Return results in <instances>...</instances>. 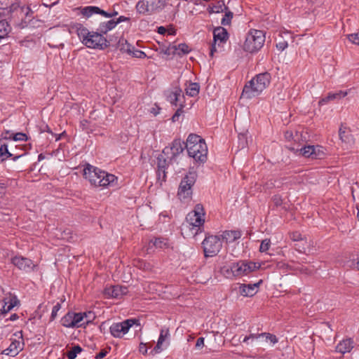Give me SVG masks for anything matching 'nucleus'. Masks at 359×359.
Here are the masks:
<instances>
[{
    "label": "nucleus",
    "mask_w": 359,
    "mask_h": 359,
    "mask_svg": "<svg viewBox=\"0 0 359 359\" xmlns=\"http://www.w3.org/2000/svg\"><path fill=\"white\" fill-rule=\"evenodd\" d=\"M225 13L224 16L222 18L221 20V24L222 25H230L231 22V20L233 17V13L226 7V9L224 11Z\"/></svg>",
    "instance_id": "473e14b6"
},
{
    "label": "nucleus",
    "mask_w": 359,
    "mask_h": 359,
    "mask_svg": "<svg viewBox=\"0 0 359 359\" xmlns=\"http://www.w3.org/2000/svg\"><path fill=\"white\" fill-rule=\"evenodd\" d=\"M347 95V92L339 90L337 93H330L327 95V99L330 100H340Z\"/></svg>",
    "instance_id": "58836bf2"
},
{
    "label": "nucleus",
    "mask_w": 359,
    "mask_h": 359,
    "mask_svg": "<svg viewBox=\"0 0 359 359\" xmlns=\"http://www.w3.org/2000/svg\"><path fill=\"white\" fill-rule=\"evenodd\" d=\"M330 100V99H327V96L320 99L318 102L319 105H323L326 103H327Z\"/></svg>",
    "instance_id": "bf43d9fd"
},
{
    "label": "nucleus",
    "mask_w": 359,
    "mask_h": 359,
    "mask_svg": "<svg viewBox=\"0 0 359 359\" xmlns=\"http://www.w3.org/2000/svg\"><path fill=\"white\" fill-rule=\"evenodd\" d=\"M23 349V344L18 340L13 341L8 348L3 351V353L10 356H15Z\"/></svg>",
    "instance_id": "aec40b11"
},
{
    "label": "nucleus",
    "mask_w": 359,
    "mask_h": 359,
    "mask_svg": "<svg viewBox=\"0 0 359 359\" xmlns=\"http://www.w3.org/2000/svg\"><path fill=\"white\" fill-rule=\"evenodd\" d=\"M262 339V337L261 336V334H250V335L245 336V337H243V339H242V342L248 343V341L250 339L253 340V339ZM238 341L240 342H241V337L239 338Z\"/></svg>",
    "instance_id": "79ce46f5"
},
{
    "label": "nucleus",
    "mask_w": 359,
    "mask_h": 359,
    "mask_svg": "<svg viewBox=\"0 0 359 359\" xmlns=\"http://www.w3.org/2000/svg\"><path fill=\"white\" fill-rule=\"evenodd\" d=\"M76 28L79 39L86 47L104 50L109 46V41L100 32H90L81 24H77Z\"/></svg>",
    "instance_id": "f03ea898"
},
{
    "label": "nucleus",
    "mask_w": 359,
    "mask_h": 359,
    "mask_svg": "<svg viewBox=\"0 0 359 359\" xmlns=\"http://www.w3.org/2000/svg\"><path fill=\"white\" fill-rule=\"evenodd\" d=\"M61 323L64 327H75L76 324H74L72 312L67 313L61 319Z\"/></svg>",
    "instance_id": "c85d7f7f"
},
{
    "label": "nucleus",
    "mask_w": 359,
    "mask_h": 359,
    "mask_svg": "<svg viewBox=\"0 0 359 359\" xmlns=\"http://www.w3.org/2000/svg\"><path fill=\"white\" fill-rule=\"evenodd\" d=\"M242 236L240 231L226 230L222 232L221 237L226 243H231L239 239Z\"/></svg>",
    "instance_id": "412c9836"
},
{
    "label": "nucleus",
    "mask_w": 359,
    "mask_h": 359,
    "mask_svg": "<svg viewBox=\"0 0 359 359\" xmlns=\"http://www.w3.org/2000/svg\"><path fill=\"white\" fill-rule=\"evenodd\" d=\"M354 347V342L351 338L341 340L336 346V351L341 354L350 353Z\"/></svg>",
    "instance_id": "a211bd4d"
},
{
    "label": "nucleus",
    "mask_w": 359,
    "mask_h": 359,
    "mask_svg": "<svg viewBox=\"0 0 359 359\" xmlns=\"http://www.w3.org/2000/svg\"><path fill=\"white\" fill-rule=\"evenodd\" d=\"M82 351V348L80 346H74L72 348V349L67 352V355L69 359H75L77 353H79Z\"/></svg>",
    "instance_id": "ea45409f"
},
{
    "label": "nucleus",
    "mask_w": 359,
    "mask_h": 359,
    "mask_svg": "<svg viewBox=\"0 0 359 359\" xmlns=\"http://www.w3.org/2000/svg\"><path fill=\"white\" fill-rule=\"evenodd\" d=\"M271 74L266 72L256 75L251 81L245 85L242 96L251 99L259 95L270 84Z\"/></svg>",
    "instance_id": "39448f33"
},
{
    "label": "nucleus",
    "mask_w": 359,
    "mask_h": 359,
    "mask_svg": "<svg viewBox=\"0 0 359 359\" xmlns=\"http://www.w3.org/2000/svg\"><path fill=\"white\" fill-rule=\"evenodd\" d=\"M88 123V121L86 120H83L82 121H81V126L84 128L86 127V124Z\"/></svg>",
    "instance_id": "774afa93"
},
{
    "label": "nucleus",
    "mask_w": 359,
    "mask_h": 359,
    "mask_svg": "<svg viewBox=\"0 0 359 359\" xmlns=\"http://www.w3.org/2000/svg\"><path fill=\"white\" fill-rule=\"evenodd\" d=\"M151 243L157 248L163 249L168 247L167 240L164 238H155L154 241H151Z\"/></svg>",
    "instance_id": "4c0bfd02"
},
{
    "label": "nucleus",
    "mask_w": 359,
    "mask_h": 359,
    "mask_svg": "<svg viewBox=\"0 0 359 359\" xmlns=\"http://www.w3.org/2000/svg\"><path fill=\"white\" fill-rule=\"evenodd\" d=\"M158 32L161 34H164L166 32V29L164 27H159L158 28Z\"/></svg>",
    "instance_id": "e2e57ef3"
},
{
    "label": "nucleus",
    "mask_w": 359,
    "mask_h": 359,
    "mask_svg": "<svg viewBox=\"0 0 359 359\" xmlns=\"http://www.w3.org/2000/svg\"><path fill=\"white\" fill-rule=\"evenodd\" d=\"M131 55L133 57H137V58H144L147 56L146 54L143 51L137 50L135 48H134Z\"/></svg>",
    "instance_id": "09e8293b"
},
{
    "label": "nucleus",
    "mask_w": 359,
    "mask_h": 359,
    "mask_svg": "<svg viewBox=\"0 0 359 359\" xmlns=\"http://www.w3.org/2000/svg\"><path fill=\"white\" fill-rule=\"evenodd\" d=\"M200 86L197 83H190L186 88V94L190 97H195L199 93Z\"/></svg>",
    "instance_id": "cd10ccee"
},
{
    "label": "nucleus",
    "mask_w": 359,
    "mask_h": 359,
    "mask_svg": "<svg viewBox=\"0 0 359 359\" xmlns=\"http://www.w3.org/2000/svg\"><path fill=\"white\" fill-rule=\"evenodd\" d=\"M270 246H271L270 239L266 238L262 241L260 247H259V251L261 252H266L269 249Z\"/></svg>",
    "instance_id": "a19ab883"
},
{
    "label": "nucleus",
    "mask_w": 359,
    "mask_h": 359,
    "mask_svg": "<svg viewBox=\"0 0 359 359\" xmlns=\"http://www.w3.org/2000/svg\"><path fill=\"white\" fill-rule=\"evenodd\" d=\"M205 210L202 204H196L194 209L186 217V221L182 226V234L184 237H195L201 232L205 222Z\"/></svg>",
    "instance_id": "f257e3e1"
},
{
    "label": "nucleus",
    "mask_w": 359,
    "mask_h": 359,
    "mask_svg": "<svg viewBox=\"0 0 359 359\" xmlns=\"http://www.w3.org/2000/svg\"><path fill=\"white\" fill-rule=\"evenodd\" d=\"M84 327L88 324L92 323L95 319V314L93 311H88L82 313Z\"/></svg>",
    "instance_id": "f704fd0d"
},
{
    "label": "nucleus",
    "mask_w": 359,
    "mask_h": 359,
    "mask_svg": "<svg viewBox=\"0 0 359 359\" xmlns=\"http://www.w3.org/2000/svg\"><path fill=\"white\" fill-rule=\"evenodd\" d=\"M216 51H217V50H216V43H213L212 44V46H211L210 55L211 57H213L214 53L216 52Z\"/></svg>",
    "instance_id": "052dcab7"
},
{
    "label": "nucleus",
    "mask_w": 359,
    "mask_h": 359,
    "mask_svg": "<svg viewBox=\"0 0 359 359\" xmlns=\"http://www.w3.org/2000/svg\"><path fill=\"white\" fill-rule=\"evenodd\" d=\"M287 46H288L287 42L285 41H283L276 44V48L279 50L282 51V50H284L287 47Z\"/></svg>",
    "instance_id": "5fc2aeb1"
},
{
    "label": "nucleus",
    "mask_w": 359,
    "mask_h": 359,
    "mask_svg": "<svg viewBox=\"0 0 359 359\" xmlns=\"http://www.w3.org/2000/svg\"><path fill=\"white\" fill-rule=\"evenodd\" d=\"M204 346V338L203 337H199L196 343V347L197 348H201Z\"/></svg>",
    "instance_id": "13d9d810"
},
{
    "label": "nucleus",
    "mask_w": 359,
    "mask_h": 359,
    "mask_svg": "<svg viewBox=\"0 0 359 359\" xmlns=\"http://www.w3.org/2000/svg\"><path fill=\"white\" fill-rule=\"evenodd\" d=\"M27 140V135L22 133H18L13 136V140L15 141H23Z\"/></svg>",
    "instance_id": "864d4df0"
},
{
    "label": "nucleus",
    "mask_w": 359,
    "mask_h": 359,
    "mask_svg": "<svg viewBox=\"0 0 359 359\" xmlns=\"http://www.w3.org/2000/svg\"><path fill=\"white\" fill-rule=\"evenodd\" d=\"M147 1L149 7V15L160 12L166 5V0H147Z\"/></svg>",
    "instance_id": "4be33fe9"
},
{
    "label": "nucleus",
    "mask_w": 359,
    "mask_h": 359,
    "mask_svg": "<svg viewBox=\"0 0 359 359\" xmlns=\"http://www.w3.org/2000/svg\"><path fill=\"white\" fill-rule=\"evenodd\" d=\"M149 4L147 0H140L136 5L137 12L141 14H149Z\"/></svg>",
    "instance_id": "c756f323"
},
{
    "label": "nucleus",
    "mask_w": 359,
    "mask_h": 359,
    "mask_svg": "<svg viewBox=\"0 0 359 359\" xmlns=\"http://www.w3.org/2000/svg\"><path fill=\"white\" fill-rule=\"evenodd\" d=\"M176 50L179 51V54L180 53L182 54H187L191 51L189 46L186 43H180L176 48Z\"/></svg>",
    "instance_id": "37998d69"
},
{
    "label": "nucleus",
    "mask_w": 359,
    "mask_h": 359,
    "mask_svg": "<svg viewBox=\"0 0 359 359\" xmlns=\"http://www.w3.org/2000/svg\"><path fill=\"white\" fill-rule=\"evenodd\" d=\"M111 348H104V349H102L100 351V353H98L96 355H95V359H102L104 358L107 354L108 353V350H110Z\"/></svg>",
    "instance_id": "603ef678"
},
{
    "label": "nucleus",
    "mask_w": 359,
    "mask_h": 359,
    "mask_svg": "<svg viewBox=\"0 0 359 359\" xmlns=\"http://www.w3.org/2000/svg\"><path fill=\"white\" fill-rule=\"evenodd\" d=\"M119 46H120V50L121 52L126 53L129 55H131V53L135 48L133 46L128 43L126 40H123L122 41H120Z\"/></svg>",
    "instance_id": "2f4dec72"
},
{
    "label": "nucleus",
    "mask_w": 359,
    "mask_h": 359,
    "mask_svg": "<svg viewBox=\"0 0 359 359\" xmlns=\"http://www.w3.org/2000/svg\"><path fill=\"white\" fill-rule=\"evenodd\" d=\"M299 154L306 157L311 158V159H321L324 157L325 153L323 150V147L316 145H308L297 150Z\"/></svg>",
    "instance_id": "9b49d317"
},
{
    "label": "nucleus",
    "mask_w": 359,
    "mask_h": 359,
    "mask_svg": "<svg viewBox=\"0 0 359 359\" xmlns=\"http://www.w3.org/2000/svg\"><path fill=\"white\" fill-rule=\"evenodd\" d=\"M158 177L160 178L162 175L163 180L165 181V177H166L165 166L161 167L160 163H158Z\"/></svg>",
    "instance_id": "8fccbe9b"
},
{
    "label": "nucleus",
    "mask_w": 359,
    "mask_h": 359,
    "mask_svg": "<svg viewBox=\"0 0 359 359\" xmlns=\"http://www.w3.org/2000/svg\"><path fill=\"white\" fill-rule=\"evenodd\" d=\"M196 177L197 174L195 172H189L182 180L177 191V196L180 201H185L191 197V188L196 182Z\"/></svg>",
    "instance_id": "0eeeda50"
},
{
    "label": "nucleus",
    "mask_w": 359,
    "mask_h": 359,
    "mask_svg": "<svg viewBox=\"0 0 359 359\" xmlns=\"http://www.w3.org/2000/svg\"><path fill=\"white\" fill-rule=\"evenodd\" d=\"M6 155V158L12 156V154L8 151V145L5 143L1 144L0 146V157Z\"/></svg>",
    "instance_id": "c03bdc74"
},
{
    "label": "nucleus",
    "mask_w": 359,
    "mask_h": 359,
    "mask_svg": "<svg viewBox=\"0 0 359 359\" xmlns=\"http://www.w3.org/2000/svg\"><path fill=\"white\" fill-rule=\"evenodd\" d=\"M18 318V315H17V314H15V313H14V314H13V315H11V316L10 319H11V320H16Z\"/></svg>",
    "instance_id": "69168bd1"
},
{
    "label": "nucleus",
    "mask_w": 359,
    "mask_h": 359,
    "mask_svg": "<svg viewBox=\"0 0 359 359\" xmlns=\"http://www.w3.org/2000/svg\"><path fill=\"white\" fill-rule=\"evenodd\" d=\"M226 6H225L224 1H219L217 2L215 5H214L211 8V11H210V13H219L224 12L225 9H226Z\"/></svg>",
    "instance_id": "72a5a7b5"
},
{
    "label": "nucleus",
    "mask_w": 359,
    "mask_h": 359,
    "mask_svg": "<svg viewBox=\"0 0 359 359\" xmlns=\"http://www.w3.org/2000/svg\"><path fill=\"white\" fill-rule=\"evenodd\" d=\"M18 8V4L14 0H0V17L9 16Z\"/></svg>",
    "instance_id": "4468645a"
},
{
    "label": "nucleus",
    "mask_w": 359,
    "mask_h": 359,
    "mask_svg": "<svg viewBox=\"0 0 359 359\" xmlns=\"http://www.w3.org/2000/svg\"><path fill=\"white\" fill-rule=\"evenodd\" d=\"M72 316H73V319H74V324H76L75 325L76 327H80L84 326L82 313H73L72 312Z\"/></svg>",
    "instance_id": "c9c22d12"
},
{
    "label": "nucleus",
    "mask_w": 359,
    "mask_h": 359,
    "mask_svg": "<svg viewBox=\"0 0 359 359\" xmlns=\"http://www.w3.org/2000/svg\"><path fill=\"white\" fill-rule=\"evenodd\" d=\"M273 201L276 206L280 205L282 203L280 198L276 196L274 197Z\"/></svg>",
    "instance_id": "680f3d73"
},
{
    "label": "nucleus",
    "mask_w": 359,
    "mask_h": 359,
    "mask_svg": "<svg viewBox=\"0 0 359 359\" xmlns=\"http://www.w3.org/2000/svg\"><path fill=\"white\" fill-rule=\"evenodd\" d=\"M290 238L293 241H303L304 238L302 235L301 233H299V231H294V232H292L290 234Z\"/></svg>",
    "instance_id": "49530a36"
},
{
    "label": "nucleus",
    "mask_w": 359,
    "mask_h": 359,
    "mask_svg": "<svg viewBox=\"0 0 359 359\" xmlns=\"http://www.w3.org/2000/svg\"><path fill=\"white\" fill-rule=\"evenodd\" d=\"M83 176L95 187L114 186L117 181L115 175L89 164L83 169Z\"/></svg>",
    "instance_id": "7ed1b4c3"
},
{
    "label": "nucleus",
    "mask_w": 359,
    "mask_h": 359,
    "mask_svg": "<svg viewBox=\"0 0 359 359\" xmlns=\"http://www.w3.org/2000/svg\"><path fill=\"white\" fill-rule=\"evenodd\" d=\"M348 40L356 45H359V36L358 34H351L348 35Z\"/></svg>",
    "instance_id": "3c124183"
},
{
    "label": "nucleus",
    "mask_w": 359,
    "mask_h": 359,
    "mask_svg": "<svg viewBox=\"0 0 359 359\" xmlns=\"http://www.w3.org/2000/svg\"><path fill=\"white\" fill-rule=\"evenodd\" d=\"M202 245L205 256L210 257L217 255L222 247L221 238L218 236H206Z\"/></svg>",
    "instance_id": "6e6552de"
},
{
    "label": "nucleus",
    "mask_w": 359,
    "mask_h": 359,
    "mask_svg": "<svg viewBox=\"0 0 359 359\" xmlns=\"http://www.w3.org/2000/svg\"><path fill=\"white\" fill-rule=\"evenodd\" d=\"M339 137L343 142L347 144L352 145L354 143V138L350 130L347 128H340Z\"/></svg>",
    "instance_id": "393cba45"
},
{
    "label": "nucleus",
    "mask_w": 359,
    "mask_h": 359,
    "mask_svg": "<svg viewBox=\"0 0 359 359\" xmlns=\"http://www.w3.org/2000/svg\"><path fill=\"white\" fill-rule=\"evenodd\" d=\"M11 262L18 269L26 272H30L33 271L36 266V265L31 259L21 256H15L13 257L11 259Z\"/></svg>",
    "instance_id": "f8f14e48"
},
{
    "label": "nucleus",
    "mask_w": 359,
    "mask_h": 359,
    "mask_svg": "<svg viewBox=\"0 0 359 359\" xmlns=\"http://www.w3.org/2000/svg\"><path fill=\"white\" fill-rule=\"evenodd\" d=\"M116 26L115 20L112 19L107 22H103L100 24L97 31L100 32L103 35L107 34L109 31L112 30Z\"/></svg>",
    "instance_id": "bb28decb"
},
{
    "label": "nucleus",
    "mask_w": 359,
    "mask_h": 359,
    "mask_svg": "<svg viewBox=\"0 0 359 359\" xmlns=\"http://www.w3.org/2000/svg\"><path fill=\"white\" fill-rule=\"evenodd\" d=\"M160 108H158L157 109H156L155 108H152V109L151 110V112L152 114H154V116H156L157 114H159V111H160Z\"/></svg>",
    "instance_id": "0e129e2a"
},
{
    "label": "nucleus",
    "mask_w": 359,
    "mask_h": 359,
    "mask_svg": "<svg viewBox=\"0 0 359 359\" xmlns=\"http://www.w3.org/2000/svg\"><path fill=\"white\" fill-rule=\"evenodd\" d=\"M18 303V300L15 296L4 299L0 302V315L9 312Z\"/></svg>",
    "instance_id": "dca6fc26"
},
{
    "label": "nucleus",
    "mask_w": 359,
    "mask_h": 359,
    "mask_svg": "<svg viewBox=\"0 0 359 359\" xmlns=\"http://www.w3.org/2000/svg\"><path fill=\"white\" fill-rule=\"evenodd\" d=\"M81 13L84 16L90 17L93 14H100L105 18H111L118 15V12L113 11L112 12H107L97 6H89L82 8Z\"/></svg>",
    "instance_id": "ddd939ff"
},
{
    "label": "nucleus",
    "mask_w": 359,
    "mask_h": 359,
    "mask_svg": "<svg viewBox=\"0 0 359 359\" xmlns=\"http://www.w3.org/2000/svg\"><path fill=\"white\" fill-rule=\"evenodd\" d=\"M185 147L189 156L196 162L204 163L207 160V145L201 136L190 134L187 140Z\"/></svg>",
    "instance_id": "20e7f679"
},
{
    "label": "nucleus",
    "mask_w": 359,
    "mask_h": 359,
    "mask_svg": "<svg viewBox=\"0 0 359 359\" xmlns=\"http://www.w3.org/2000/svg\"><path fill=\"white\" fill-rule=\"evenodd\" d=\"M158 163H160V165H161V167H162V166H165V160H163V162H161V159H160L159 158H158Z\"/></svg>",
    "instance_id": "338daca9"
},
{
    "label": "nucleus",
    "mask_w": 359,
    "mask_h": 359,
    "mask_svg": "<svg viewBox=\"0 0 359 359\" xmlns=\"http://www.w3.org/2000/svg\"><path fill=\"white\" fill-rule=\"evenodd\" d=\"M229 39V33L223 27H217L213 31V41L217 43H225Z\"/></svg>",
    "instance_id": "6ab92c4d"
},
{
    "label": "nucleus",
    "mask_w": 359,
    "mask_h": 359,
    "mask_svg": "<svg viewBox=\"0 0 359 359\" xmlns=\"http://www.w3.org/2000/svg\"><path fill=\"white\" fill-rule=\"evenodd\" d=\"M61 309V304L60 303H57L53 308L51 316H50V320H53L57 314L58 311Z\"/></svg>",
    "instance_id": "de8ad7c7"
},
{
    "label": "nucleus",
    "mask_w": 359,
    "mask_h": 359,
    "mask_svg": "<svg viewBox=\"0 0 359 359\" xmlns=\"http://www.w3.org/2000/svg\"><path fill=\"white\" fill-rule=\"evenodd\" d=\"M262 280L254 284H240L239 293L243 297H252L257 292V288Z\"/></svg>",
    "instance_id": "2eb2a0df"
},
{
    "label": "nucleus",
    "mask_w": 359,
    "mask_h": 359,
    "mask_svg": "<svg viewBox=\"0 0 359 359\" xmlns=\"http://www.w3.org/2000/svg\"><path fill=\"white\" fill-rule=\"evenodd\" d=\"M265 34L263 31L251 29L247 34L243 48L245 52H257L264 45Z\"/></svg>",
    "instance_id": "423d86ee"
},
{
    "label": "nucleus",
    "mask_w": 359,
    "mask_h": 359,
    "mask_svg": "<svg viewBox=\"0 0 359 359\" xmlns=\"http://www.w3.org/2000/svg\"><path fill=\"white\" fill-rule=\"evenodd\" d=\"M139 351L144 355L147 354V348L146 344L141 342L140 344Z\"/></svg>",
    "instance_id": "6e6d98bb"
},
{
    "label": "nucleus",
    "mask_w": 359,
    "mask_h": 359,
    "mask_svg": "<svg viewBox=\"0 0 359 359\" xmlns=\"http://www.w3.org/2000/svg\"><path fill=\"white\" fill-rule=\"evenodd\" d=\"M182 95V90L179 87H175L172 90H168L166 92L167 100L172 104L177 106L179 100V97Z\"/></svg>",
    "instance_id": "b1692460"
},
{
    "label": "nucleus",
    "mask_w": 359,
    "mask_h": 359,
    "mask_svg": "<svg viewBox=\"0 0 359 359\" xmlns=\"http://www.w3.org/2000/svg\"><path fill=\"white\" fill-rule=\"evenodd\" d=\"M260 266V264L256 262H239L233 264L232 266H231V270L234 276H241L244 275H248L250 272L259 269Z\"/></svg>",
    "instance_id": "1a4fd4ad"
},
{
    "label": "nucleus",
    "mask_w": 359,
    "mask_h": 359,
    "mask_svg": "<svg viewBox=\"0 0 359 359\" xmlns=\"http://www.w3.org/2000/svg\"><path fill=\"white\" fill-rule=\"evenodd\" d=\"M183 107L184 105L182 104H180V107L177 109V110L175 111V113L172 116V121L173 122L177 121L179 120L180 116L183 114Z\"/></svg>",
    "instance_id": "a18cd8bd"
},
{
    "label": "nucleus",
    "mask_w": 359,
    "mask_h": 359,
    "mask_svg": "<svg viewBox=\"0 0 359 359\" xmlns=\"http://www.w3.org/2000/svg\"><path fill=\"white\" fill-rule=\"evenodd\" d=\"M169 330L162 329L157 341L156 346L151 351V354L159 353L162 351V345L165 339L169 337Z\"/></svg>",
    "instance_id": "5701e85b"
},
{
    "label": "nucleus",
    "mask_w": 359,
    "mask_h": 359,
    "mask_svg": "<svg viewBox=\"0 0 359 359\" xmlns=\"http://www.w3.org/2000/svg\"><path fill=\"white\" fill-rule=\"evenodd\" d=\"M261 336L262 337V341L267 342L269 340L273 344H275L278 342V339L276 335L267 333V332H263L261 333Z\"/></svg>",
    "instance_id": "e433bc0d"
},
{
    "label": "nucleus",
    "mask_w": 359,
    "mask_h": 359,
    "mask_svg": "<svg viewBox=\"0 0 359 359\" xmlns=\"http://www.w3.org/2000/svg\"><path fill=\"white\" fill-rule=\"evenodd\" d=\"M184 142H182L180 139H175L172 142L170 150L172 153V157L174 158L181 154L184 150Z\"/></svg>",
    "instance_id": "a878e982"
},
{
    "label": "nucleus",
    "mask_w": 359,
    "mask_h": 359,
    "mask_svg": "<svg viewBox=\"0 0 359 359\" xmlns=\"http://www.w3.org/2000/svg\"><path fill=\"white\" fill-rule=\"evenodd\" d=\"M126 21H130V18L128 17L123 16V15L119 16L116 20H115V22H116V25L122 22H126Z\"/></svg>",
    "instance_id": "4d7b16f0"
},
{
    "label": "nucleus",
    "mask_w": 359,
    "mask_h": 359,
    "mask_svg": "<svg viewBox=\"0 0 359 359\" xmlns=\"http://www.w3.org/2000/svg\"><path fill=\"white\" fill-rule=\"evenodd\" d=\"M137 323L138 320L128 319L121 323H114L109 328L110 332L114 337H121L128 332L130 327Z\"/></svg>",
    "instance_id": "9d476101"
},
{
    "label": "nucleus",
    "mask_w": 359,
    "mask_h": 359,
    "mask_svg": "<svg viewBox=\"0 0 359 359\" xmlns=\"http://www.w3.org/2000/svg\"><path fill=\"white\" fill-rule=\"evenodd\" d=\"M11 27L6 20H0V39L4 38L11 32Z\"/></svg>",
    "instance_id": "7c9ffc66"
},
{
    "label": "nucleus",
    "mask_w": 359,
    "mask_h": 359,
    "mask_svg": "<svg viewBox=\"0 0 359 359\" xmlns=\"http://www.w3.org/2000/svg\"><path fill=\"white\" fill-rule=\"evenodd\" d=\"M127 293V288L119 285H113L104 289V294L108 297L118 298Z\"/></svg>",
    "instance_id": "f3484780"
}]
</instances>
